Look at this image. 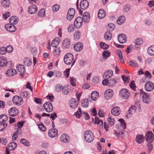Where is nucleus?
Instances as JSON below:
<instances>
[{"label":"nucleus","instance_id":"25","mask_svg":"<svg viewBox=\"0 0 154 154\" xmlns=\"http://www.w3.org/2000/svg\"><path fill=\"white\" fill-rule=\"evenodd\" d=\"M106 15V13L103 9H101L99 11L97 14L98 17L99 18L102 19L105 17Z\"/></svg>","mask_w":154,"mask_h":154},{"label":"nucleus","instance_id":"64","mask_svg":"<svg viewBox=\"0 0 154 154\" xmlns=\"http://www.w3.org/2000/svg\"><path fill=\"white\" fill-rule=\"evenodd\" d=\"M70 68L66 69L64 72V75L66 78H67L69 74Z\"/></svg>","mask_w":154,"mask_h":154},{"label":"nucleus","instance_id":"37","mask_svg":"<svg viewBox=\"0 0 154 154\" xmlns=\"http://www.w3.org/2000/svg\"><path fill=\"white\" fill-rule=\"evenodd\" d=\"M81 35V33L79 31H76L74 33L73 38L75 40H78L80 38Z\"/></svg>","mask_w":154,"mask_h":154},{"label":"nucleus","instance_id":"41","mask_svg":"<svg viewBox=\"0 0 154 154\" xmlns=\"http://www.w3.org/2000/svg\"><path fill=\"white\" fill-rule=\"evenodd\" d=\"M107 121L111 126H113L115 123V120L114 118L111 116H109L107 119Z\"/></svg>","mask_w":154,"mask_h":154},{"label":"nucleus","instance_id":"30","mask_svg":"<svg viewBox=\"0 0 154 154\" xmlns=\"http://www.w3.org/2000/svg\"><path fill=\"white\" fill-rule=\"evenodd\" d=\"M113 75V71L111 70H108L106 71L103 74V76L104 78H106L107 79L111 77Z\"/></svg>","mask_w":154,"mask_h":154},{"label":"nucleus","instance_id":"32","mask_svg":"<svg viewBox=\"0 0 154 154\" xmlns=\"http://www.w3.org/2000/svg\"><path fill=\"white\" fill-rule=\"evenodd\" d=\"M45 10L44 8L41 9L38 11V18L44 17L45 16Z\"/></svg>","mask_w":154,"mask_h":154},{"label":"nucleus","instance_id":"16","mask_svg":"<svg viewBox=\"0 0 154 154\" xmlns=\"http://www.w3.org/2000/svg\"><path fill=\"white\" fill-rule=\"evenodd\" d=\"M71 42L68 38L64 39L63 42L62 47L64 49L69 48Z\"/></svg>","mask_w":154,"mask_h":154},{"label":"nucleus","instance_id":"44","mask_svg":"<svg viewBox=\"0 0 154 154\" xmlns=\"http://www.w3.org/2000/svg\"><path fill=\"white\" fill-rule=\"evenodd\" d=\"M81 105L83 107L86 108L88 105V101L87 99H84L82 100Z\"/></svg>","mask_w":154,"mask_h":154},{"label":"nucleus","instance_id":"53","mask_svg":"<svg viewBox=\"0 0 154 154\" xmlns=\"http://www.w3.org/2000/svg\"><path fill=\"white\" fill-rule=\"evenodd\" d=\"M100 45L101 48L103 49H107L109 47V46L108 45L105 43L102 42L100 43Z\"/></svg>","mask_w":154,"mask_h":154},{"label":"nucleus","instance_id":"47","mask_svg":"<svg viewBox=\"0 0 154 154\" xmlns=\"http://www.w3.org/2000/svg\"><path fill=\"white\" fill-rule=\"evenodd\" d=\"M136 108L135 106H131L130 107L128 110V113L131 115L135 112Z\"/></svg>","mask_w":154,"mask_h":154},{"label":"nucleus","instance_id":"8","mask_svg":"<svg viewBox=\"0 0 154 154\" xmlns=\"http://www.w3.org/2000/svg\"><path fill=\"white\" fill-rule=\"evenodd\" d=\"M44 107L47 112H51L53 110V106L52 104L49 101L47 102L44 103Z\"/></svg>","mask_w":154,"mask_h":154},{"label":"nucleus","instance_id":"1","mask_svg":"<svg viewBox=\"0 0 154 154\" xmlns=\"http://www.w3.org/2000/svg\"><path fill=\"white\" fill-rule=\"evenodd\" d=\"M74 57L73 55L71 53H67L64 56V63L67 65L71 64V66H73L75 63V60H73Z\"/></svg>","mask_w":154,"mask_h":154},{"label":"nucleus","instance_id":"29","mask_svg":"<svg viewBox=\"0 0 154 154\" xmlns=\"http://www.w3.org/2000/svg\"><path fill=\"white\" fill-rule=\"evenodd\" d=\"M136 142L139 144L141 143L144 140V137L142 135H138L136 138Z\"/></svg>","mask_w":154,"mask_h":154},{"label":"nucleus","instance_id":"46","mask_svg":"<svg viewBox=\"0 0 154 154\" xmlns=\"http://www.w3.org/2000/svg\"><path fill=\"white\" fill-rule=\"evenodd\" d=\"M82 114V112L81 111V109L80 108H79L78 110L77 111L74 113V115L77 118H80Z\"/></svg>","mask_w":154,"mask_h":154},{"label":"nucleus","instance_id":"10","mask_svg":"<svg viewBox=\"0 0 154 154\" xmlns=\"http://www.w3.org/2000/svg\"><path fill=\"white\" fill-rule=\"evenodd\" d=\"M5 28L7 30L10 32H14L17 29L15 26L8 23L5 24Z\"/></svg>","mask_w":154,"mask_h":154},{"label":"nucleus","instance_id":"63","mask_svg":"<svg viewBox=\"0 0 154 154\" xmlns=\"http://www.w3.org/2000/svg\"><path fill=\"white\" fill-rule=\"evenodd\" d=\"M29 94L28 91H24L22 93L21 96L24 98H27L29 97Z\"/></svg>","mask_w":154,"mask_h":154},{"label":"nucleus","instance_id":"23","mask_svg":"<svg viewBox=\"0 0 154 154\" xmlns=\"http://www.w3.org/2000/svg\"><path fill=\"white\" fill-rule=\"evenodd\" d=\"M17 68L18 71L21 73L20 75L21 76H23L25 72V69L24 66L23 65H17Z\"/></svg>","mask_w":154,"mask_h":154},{"label":"nucleus","instance_id":"51","mask_svg":"<svg viewBox=\"0 0 154 154\" xmlns=\"http://www.w3.org/2000/svg\"><path fill=\"white\" fill-rule=\"evenodd\" d=\"M8 124L7 123H1L0 124V131L4 130L7 127Z\"/></svg>","mask_w":154,"mask_h":154},{"label":"nucleus","instance_id":"7","mask_svg":"<svg viewBox=\"0 0 154 154\" xmlns=\"http://www.w3.org/2000/svg\"><path fill=\"white\" fill-rule=\"evenodd\" d=\"M144 88L146 91H151L154 89V84L151 82H148L145 84Z\"/></svg>","mask_w":154,"mask_h":154},{"label":"nucleus","instance_id":"11","mask_svg":"<svg viewBox=\"0 0 154 154\" xmlns=\"http://www.w3.org/2000/svg\"><path fill=\"white\" fill-rule=\"evenodd\" d=\"M75 12V10L73 8H70L68 11L66 18L68 20H71L73 17Z\"/></svg>","mask_w":154,"mask_h":154},{"label":"nucleus","instance_id":"2","mask_svg":"<svg viewBox=\"0 0 154 154\" xmlns=\"http://www.w3.org/2000/svg\"><path fill=\"white\" fill-rule=\"evenodd\" d=\"M84 137L85 140L88 143L92 142L94 139L93 133L89 130H87L85 131Z\"/></svg>","mask_w":154,"mask_h":154},{"label":"nucleus","instance_id":"57","mask_svg":"<svg viewBox=\"0 0 154 154\" xmlns=\"http://www.w3.org/2000/svg\"><path fill=\"white\" fill-rule=\"evenodd\" d=\"M129 64L132 66H134L135 67H138V64L135 61H130L129 62Z\"/></svg>","mask_w":154,"mask_h":154},{"label":"nucleus","instance_id":"19","mask_svg":"<svg viewBox=\"0 0 154 154\" xmlns=\"http://www.w3.org/2000/svg\"><path fill=\"white\" fill-rule=\"evenodd\" d=\"M118 39L119 42L121 44L125 43L127 41L126 36L125 34H122L118 35Z\"/></svg>","mask_w":154,"mask_h":154},{"label":"nucleus","instance_id":"62","mask_svg":"<svg viewBox=\"0 0 154 154\" xmlns=\"http://www.w3.org/2000/svg\"><path fill=\"white\" fill-rule=\"evenodd\" d=\"M114 134L116 135V137L120 136L121 135V137L122 138L124 137V133L122 131H121L119 133L117 132L116 131H114Z\"/></svg>","mask_w":154,"mask_h":154},{"label":"nucleus","instance_id":"55","mask_svg":"<svg viewBox=\"0 0 154 154\" xmlns=\"http://www.w3.org/2000/svg\"><path fill=\"white\" fill-rule=\"evenodd\" d=\"M95 123L98 125H99L101 126L103 125V122L101 120H100L98 117L95 118Z\"/></svg>","mask_w":154,"mask_h":154},{"label":"nucleus","instance_id":"50","mask_svg":"<svg viewBox=\"0 0 154 154\" xmlns=\"http://www.w3.org/2000/svg\"><path fill=\"white\" fill-rule=\"evenodd\" d=\"M60 48H56L54 49L53 54L55 56L58 55L60 54Z\"/></svg>","mask_w":154,"mask_h":154},{"label":"nucleus","instance_id":"58","mask_svg":"<svg viewBox=\"0 0 154 154\" xmlns=\"http://www.w3.org/2000/svg\"><path fill=\"white\" fill-rule=\"evenodd\" d=\"M38 127L42 131L45 132L46 131V128L45 127L42 123L38 125Z\"/></svg>","mask_w":154,"mask_h":154},{"label":"nucleus","instance_id":"27","mask_svg":"<svg viewBox=\"0 0 154 154\" xmlns=\"http://www.w3.org/2000/svg\"><path fill=\"white\" fill-rule=\"evenodd\" d=\"M70 87L68 86H64L62 89V93L64 95H67L71 91Z\"/></svg>","mask_w":154,"mask_h":154},{"label":"nucleus","instance_id":"4","mask_svg":"<svg viewBox=\"0 0 154 154\" xmlns=\"http://www.w3.org/2000/svg\"><path fill=\"white\" fill-rule=\"evenodd\" d=\"M140 95L142 97V100L143 102L146 103H148L151 101L150 96L148 94L142 90H140Z\"/></svg>","mask_w":154,"mask_h":154},{"label":"nucleus","instance_id":"31","mask_svg":"<svg viewBox=\"0 0 154 154\" xmlns=\"http://www.w3.org/2000/svg\"><path fill=\"white\" fill-rule=\"evenodd\" d=\"M9 21L11 24H16L18 23V19L16 16H12L9 18Z\"/></svg>","mask_w":154,"mask_h":154},{"label":"nucleus","instance_id":"43","mask_svg":"<svg viewBox=\"0 0 154 154\" xmlns=\"http://www.w3.org/2000/svg\"><path fill=\"white\" fill-rule=\"evenodd\" d=\"M104 38L106 40H110L112 37V34L109 32H106L104 35Z\"/></svg>","mask_w":154,"mask_h":154},{"label":"nucleus","instance_id":"36","mask_svg":"<svg viewBox=\"0 0 154 154\" xmlns=\"http://www.w3.org/2000/svg\"><path fill=\"white\" fill-rule=\"evenodd\" d=\"M17 146V144L14 142H11L8 145V149L9 150H13L15 149Z\"/></svg>","mask_w":154,"mask_h":154},{"label":"nucleus","instance_id":"9","mask_svg":"<svg viewBox=\"0 0 154 154\" xmlns=\"http://www.w3.org/2000/svg\"><path fill=\"white\" fill-rule=\"evenodd\" d=\"M82 19L81 17H79L75 19L74 22V25L76 28H80L82 25Z\"/></svg>","mask_w":154,"mask_h":154},{"label":"nucleus","instance_id":"39","mask_svg":"<svg viewBox=\"0 0 154 154\" xmlns=\"http://www.w3.org/2000/svg\"><path fill=\"white\" fill-rule=\"evenodd\" d=\"M24 64L26 66H28L32 65V60L29 58H25L24 60Z\"/></svg>","mask_w":154,"mask_h":154},{"label":"nucleus","instance_id":"40","mask_svg":"<svg viewBox=\"0 0 154 154\" xmlns=\"http://www.w3.org/2000/svg\"><path fill=\"white\" fill-rule=\"evenodd\" d=\"M99 93L97 91H94L91 94V98L92 99L94 100H95L99 97Z\"/></svg>","mask_w":154,"mask_h":154},{"label":"nucleus","instance_id":"33","mask_svg":"<svg viewBox=\"0 0 154 154\" xmlns=\"http://www.w3.org/2000/svg\"><path fill=\"white\" fill-rule=\"evenodd\" d=\"M60 139L62 141L65 143H67L69 140V137L66 134H63L61 136Z\"/></svg>","mask_w":154,"mask_h":154},{"label":"nucleus","instance_id":"61","mask_svg":"<svg viewBox=\"0 0 154 154\" xmlns=\"http://www.w3.org/2000/svg\"><path fill=\"white\" fill-rule=\"evenodd\" d=\"M143 41L141 39H137L136 40L135 43L136 46H139L141 45L143 43Z\"/></svg>","mask_w":154,"mask_h":154},{"label":"nucleus","instance_id":"28","mask_svg":"<svg viewBox=\"0 0 154 154\" xmlns=\"http://www.w3.org/2000/svg\"><path fill=\"white\" fill-rule=\"evenodd\" d=\"M60 43V39L58 38H55L51 42V45L52 47L57 48V46Z\"/></svg>","mask_w":154,"mask_h":154},{"label":"nucleus","instance_id":"35","mask_svg":"<svg viewBox=\"0 0 154 154\" xmlns=\"http://www.w3.org/2000/svg\"><path fill=\"white\" fill-rule=\"evenodd\" d=\"M2 6L4 8H8L10 5V2L9 0H2L1 2Z\"/></svg>","mask_w":154,"mask_h":154},{"label":"nucleus","instance_id":"54","mask_svg":"<svg viewBox=\"0 0 154 154\" xmlns=\"http://www.w3.org/2000/svg\"><path fill=\"white\" fill-rule=\"evenodd\" d=\"M60 7V5L57 4H55L52 7V11L53 12H56L58 11Z\"/></svg>","mask_w":154,"mask_h":154},{"label":"nucleus","instance_id":"17","mask_svg":"<svg viewBox=\"0 0 154 154\" xmlns=\"http://www.w3.org/2000/svg\"><path fill=\"white\" fill-rule=\"evenodd\" d=\"M112 114L114 116H118L121 113L120 108L117 106L113 108L111 110Z\"/></svg>","mask_w":154,"mask_h":154},{"label":"nucleus","instance_id":"52","mask_svg":"<svg viewBox=\"0 0 154 154\" xmlns=\"http://www.w3.org/2000/svg\"><path fill=\"white\" fill-rule=\"evenodd\" d=\"M122 78L125 84H127L128 83L129 80V76H126L124 75L122 76Z\"/></svg>","mask_w":154,"mask_h":154},{"label":"nucleus","instance_id":"48","mask_svg":"<svg viewBox=\"0 0 154 154\" xmlns=\"http://www.w3.org/2000/svg\"><path fill=\"white\" fill-rule=\"evenodd\" d=\"M110 55V52L107 51H104L103 53V56L104 59L107 58Z\"/></svg>","mask_w":154,"mask_h":154},{"label":"nucleus","instance_id":"26","mask_svg":"<svg viewBox=\"0 0 154 154\" xmlns=\"http://www.w3.org/2000/svg\"><path fill=\"white\" fill-rule=\"evenodd\" d=\"M90 17V13L88 12H85L83 15V21L84 22H88L89 21Z\"/></svg>","mask_w":154,"mask_h":154},{"label":"nucleus","instance_id":"5","mask_svg":"<svg viewBox=\"0 0 154 154\" xmlns=\"http://www.w3.org/2000/svg\"><path fill=\"white\" fill-rule=\"evenodd\" d=\"M12 101L14 104L18 106L21 105L23 103V100L22 97L18 96H14L12 98Z\"/></svg>","mask_w":154,"mask_h":154},{"label":"nucleus","instance_id":"24","mask_svg":"<svg viewBox=\"0 0 154 154\" xmlns=\"http://www.w3.org/2000/svg\"><path fill=\"white\" fill-rule=\"evenodd\" d=\"M83 44L80 42L76 44L74 47L75 51L77 52H79L81 51L83 49Z\"/></svg>","mask_w":154,"mask_h":154},{"label":"nucleus","instance_id":"3","mask_svg":"<svg viewBox=\"0 0 154 154\" xmlns=\"http://www.w3.org/2000/svg\"><path fill=\"white\" fill-rule=\"evenodd\" d=\"M130 93L128 89L126 88L121 89L119 92V95L123 99H127L130 97Z\"/></svg>","mask_w":154,"mask_h":154},{"label":"nucleus","instance_id":"38","mask_svg":"<svg viewBox=\"0 0 154 154\" xmlns=\"http://www.w3.org/2000/svg\"><path fill=\"white\" fill-rule=\"evenodd\" d=\"M8 117L6 115L3 114L0 116V123H5L8 120Z\"/></svg>","mask_w":154,"mask_h":154},{"label":"nucleus","instance_id":"6","mask_svg":"<svg viewBox=\"0 0 154 154\" xmlns=\"http://www.w3.org/2000/svg\"><path fill=\"white\" fill-rule=\"evenodd\" d=\"M11 62L8 61L6 58L4 57H0V66L4 67L7 66L8 64H10Z\"/></svg>","mask_w":154,"mask_h":154},{"label":"nucleus","instance_id":"12","mask_svg":"<svg viewBox=\"0 0 154 154\" xmlns=\"http://www.w3.org/2000/svg\"><path fill=\"white\" fill-rule=\"evenodd\" d=\"M37 7L35 5H30L28 8L27 11L30 14L35 13L37 11Z\"/></svg>","mask_w":154,"mask_h":154},{"label":"nucleus","instance_id":"60","mask_svg":"<svg viewBox=\"0 0 154 154\" xmlns=\"http://www.w3.org/2000/svg\"><path fill=\"white\" fill-rule=\"evenodd\" d=\"M5 49L6 51L8 53H11L13 51V48L11 45H9Z\"/></svg>","mask_w":154,"mask_h":154},{"label":"nucleus","instance_id":"21","mask_svg":"<svg viewBox=\"0 0 154 154\" xmlns=\"http://www.w3.org/2000/svg\"><path fill=\"white\" fill-rule=\"evenodd\" d=\"M113 91L112 89H108L104 92L105 97L107 99L112 97L113 95Z\"/></svg>","mask_w":154,"mask_h":154},{"label":"nucleus","instance_id":"56","mask_svg":"<svg viewBox=\"0 0 154 154\" xmlns=\"http://www.w3.org/2000/svg\"><path fill=\"white\" fill-rule=\"evenodd\" d=\"M69 81L72 85L73 86L76 85L75 79L74 77H70Z\"/></svg>","mask_w":154,"mask_h":154},{"label":"nucleus","instance_id":"49","mask_svg":"<svg viewBox=\"0 0 154 154\" xmlns=\"http://www.w3.org/2000/svg\"><path fill=\"white\" fill-rule=\"evenodd\" d=\"M117 53L120 62L122 63H124V61L123 59V57L121 52L120 51H118L117 52Z\"/></svg>","mask_w":154,"mask_h":154},{"label":"nucleus","instance_id":"18","mask_svg":"<svg viewBox=\"0 0 154 154\" xmlns=\"http://www.w3.org/2000/svg\"><path fill=\"white\" fill-rule=\"evenodd\" d=\"M58 134L57 130L56 129H51L49 130L48 134L51 138L57 136Z\"/></svg>","mask_w":154,"mask_h":154},{"label":"nucleus","instance_id":"13","mask_svg":"<svg viewBox=\"0 0 154 154\" xmlns=\"http://www.w3.org/2000/svg\"><path fill=\"white\" fill-rule=\"evenodd\" d=\"M146 136V140L148 143H151L154 140L153 134L151 131H148L147 132Z\"/></svg>","mask_w":154,"mask_h":154},{"label":"nucleus","instance_id":"22","mask_svg":"<svg viewBox=\"0 0 154 154\" xmlns=\"http://www.w3.org/2000/svg\"><path fill=\"white\" fill-rule=\"evenodd\" d=\"M17 74L16 70L14 69L11 68L6 72V74L7 76L11 77L14 76Z\"/></svg>","mask_w":154,"mask_h":154},{"label":"nucleus","instance_id":"45","mask_svg":"<svg viewBox=\"0 0 154 154\" xmlns=\"http://www.w3.org/2000/svg\"><path fill=\"white\" fill-rule=\"evenodd\" d=\"M116 83V80L114 78H112L109 81V85L110 86H115Z\"/></svg>","mask_w":154,"mask_h":154},{"label":"nucleus","instance_id":"14","mask_svg":"<svg viewBox=\"0 0 154 154\" xmlns=\"http://www.w3.org/2000/svg\"><path fill=\"white\" fill-rule=\"evenodd\" d=\"M89 6V2L86 0L82 1L80 3V7L81 9L85 10L87 9Z\"/></svg>","mask_w":154,"mask_h":154},{"label":"nucleus","instance_id":"42","mask_svg":"<svg viewBox=\"0 0 154 154\" xmlns=\"http://www.w3.org/2000/svg\"><path fill=\"white\" fill-rule=\"evenodd\" d=\"M125 17L124 16H121L119 17L117 20V23L119 25H121L125 21Z\"/></svg>","mask_w":154,"mask_h":154},{"label":"nucleus","instance_id":"20","mask_svg":"<svg viewBox=\"0 0 154 154\" xmlns=\"http://www.w3.org/2000/svg\"><path fill=\"white\" fill-rule=\"evenodd\" d=\"M69 104L70 107L72 108L75 109L78 106V102L76 101L75 99L72 98L69 101Z\"/></svg>","mask_w":154,"mask_h":154},{"label":"nucleus","instance_id":"59","mask_svg":"<svg viewBox=\"0 0 154 154\" xmlns=\"http://www.w3.org/2000/svg\"><path fill=\"white\" fill-rule=\"evenodd\" d=\"M20 142L26 146H29V142L25 139H22L20 140Z\"/></svg>","mask_w":154,"mask_h":154},{"label":"nucleus","instance_id":"15","mask_svg":"<svg viewBox=\"0 0 154 154\" xmlns=\"http://www.w3.org/2000/svg\"><path fill=\"white\" fill-rule=\"evenodd\" d=\"M8 112L10 116H15L18 114L19 110L16 107H12L9 109Z\"/></svg>","mask_w":154,"mask_h":154},{"label":"nucleus","instance_id":"34","mask_svg":"<svg viewBox=\"0 0 154 154\" xmlns=\"http://www.w3.org/2000/svg\"><path fill=\"white\" fill-rule=\"evenodd\" d=\"M147 53L150 56L154 55V45L149 47L147 49Z\"/></svg>","mask_w":154,"mask_h":154}]
</instances>
